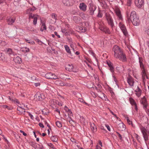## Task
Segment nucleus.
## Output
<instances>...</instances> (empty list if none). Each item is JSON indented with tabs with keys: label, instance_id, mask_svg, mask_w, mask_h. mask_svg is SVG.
I'll use <instances>...</instances> for the list:
<instances>
[{
	"label": "nucleus",
	"instance_id": "nucleus-42",
	"mask_svg": "<svg viewBox=\"0 0 149 149\" xmlns=\"http://www.w3.org/2000/svg\"><path fill=\"white\" fill-rule=\"evenodd\" d=\"M132 107L134 108L135 109L136 111H138V108L136 105V104H135V105H134L133 106H132Z\"/></svg>",
	"mask_w": 149,
	"mask_h": 149
},
{
	"label": "nucleus",
	"instance_id": "nucleus-30",
	"mask_svg": "<svg viewBox=\"0 0 149 149\" xmlns=\"http://www.w3.org/2000/svg\"><path fill=\"white\" fill-rule=\"evenodd\" d=\"M51 139L52 141L56 142L58 140V138L57 136H53L51 137Z\"/></svg>",
	"mask_w": 149,
	"mask_h": 149
},
{
	"label": "nucleus",
	"instance_id": "nucleus-9",
	"mask_svg": "<svg viewBox=\"0 0 149 149\" xmlns=\"http://www.w3.org/2000/svg\"><path fill=\"white\" fill-rule=\"evenodd\" d=\"M141 130L143 136L145 141L146 142L148 141V135L147 133V131L146 129H145V127H143L141 128Z\"/></svg>",
	"mask_w": 149,
	"mask_h": 149
},
{
	"label": "nucleus",
	"instance_id": "nucleus-27",
	"mask_svg": "<svg viewBox=\"0 0 149 149\" xmlns=\"http://www.w3.org/2000/svg\"><path fill=\"white\" fill-rule=\"evenodd\" d=\"M129 101L130 103V104L133 106L134 105H135L136 104L134 100L133 99L132 97H130L129 98Z\"/></svg>",
	"mask_w": 149,
	"mask_h": 149
},
{
	"label": "nucleus",
	"instance_id": "nucleus-64",
	"mask_svg": "<svg viewBox=\"0 0 149 149\" xmlns=\"http://www.w3.org/2000/svg\"><path fill=\"white\" fill-rule=\"evenodd\" d=\"M59 80H56L55 82V84L57 85V83L59 84Z\"/></svg>",
	"mask_w": 149,
	"mask_h": 149
},
{
	"label": "nucleus",
	"instance_id": "nucleus-54",
	"mask_svg": "<svg viewBox=\"0 0 149 149\" xmlns=\"http://www.w3.org/2000/svg\"><path fill=\"white\" fill-rule=\"evenodd\" d=\"M127 5L128 6H130V3L131 2L132 0H127Z\"/></svg>",
	"mask_w": 149,
	"mask_h": 149
},
{
	"label": "nucleus",
	"instance_id": "nucleus-25",
	"mask_svg": "<svg viewBox=\"0 0 149 149\" xmlns=\"http://www.w3.org/2000/svg\"><path fill=\"white\" fill-rule=\"evenodd\" d=\"M64 47L65 50V51L67 52V53L70 54H71V51L70 50V49L69 46L67 45H65L64 46Z\"/></svg>",
	"mask_w": 149,
	"mask_h": 149
},
{
	"label": "nucleus",
	"instance_id": "nucleus-21",
	"mask_svg": "<svg viewBox=\"0 0 149 149\" xmlns=\"http://www.w3.org/2000/svg\"><path fill=\"white\" fill-rule=\"evenodd\" d=\"M73 68V66L72 65L68 64L66 66V70L69 71H72Z\"/></svg>",
	"mask_w": 149,
	"mask_h": 149
},
{
	"label": "nucleus",
	"instance_id": "nucleus-7",
	"mask_svg": "<svg viewBox=\"0 0 149 149\" xmlns=\"http://www.w3.org/2000/svg\"><path fill=\"white\" fill-rule=\"evenodd\" d=\"M118 26L124 35L126 36L127 35L128 33L126 26L123 22V20L119 21Z\"/></svg>",
	"mask_w": 149,
	"mask_h": 149
},
{
	"label": "nucleus",
	"instance_id": "nucleus-48",
	"mask_svg": "<svg viewBox=\"0 0 149 149\" xmlns=\"http://www.w3.org/2000/svg\"><path fill=\"white\" fill-rule=\"evenodd\" d=\"M67 112L68 113V114L69 116H71L72 114V113L71 110H69Z\"/></svg>",
	"mask_w": 149,
	"mask_h": 149
},
{
	"label": "nucleus",
	"instance_id": "nucleus-33",
	"mask_svg": "<svg viewBox=\"0 0 149 149\" xmlns=\"http://www.w3.org/2000/svg\"><path fill=\"white\" fill-rule=\"evenodd\" d=\"M6 60V58L4 55V54H3L1 57H0V60H2L3 61H5Z\"/></svg>",
	"mask_w": 149,
	"mask_h": 149
},
{
	"label": "nucleus",
	"instance_id": "nucleus-1",
	"mask_svg": "<svg viewBox=\"0 0 149 149\" xmlns=\"http://www.w3.org/2000/svg\"><path fill=\"white\" fill-rule=\"evenodd\" d=\"M113 51L114 53V56L115 58L123 62L126 61L125 54L118 46L115 45L113 48Z\"/></svg>",
	"mask_w": 149,
	"mask_h": 149
},
{
	"label": "nucleus",
	"instance_id": "nucleus-44",
	"mask_svg": "<svg viewBox=\"0 0 149 149\" xmlns=\"http://www.w3.org/2000/svg\"><path fill=\"white\" fill-rule=\"evenodd\" d=\"M95 54H94V58L95 60L96 61V64L98 66V59L96 57H95Z\"/></svg>",
	"mask_w": 149,
	"mask_h": 149
},
{
	"label": "nucleus",
	"instance_id": "nucleus-36",
	"mask_svg": "<svg viewBox=\"0 0 149 149\" xmlns=\"http://www.w3.org/2000/svg\"><path fill=\"white\" fill-rule=\"evenodd\" d=\"M70 44V47L72 49L73 51L74 52L75 51V50L74 49L75 44L73 42H71Z\"/></svg>",
	"mask_w": 149,
	"mask_h": 149
},
{
	"label": "nucleus",
	"instance_id": "nucleus-61",
	"mask_svg": "<svg viewBox=\"0 0 149 149\" xmlns=\"http://www.w3.org/2000/svg\"><path fill=\"white\" fill-rule=\"evenodd\" d=\"M15 41L18 42L19 41V39L18 38H15L14 40Z\"/></svg>",
	"mask_w": 149,
	"mask_h": 149
},
{
	"label": "nucleus",
	"instance_id": "nucleus-12",
	"mask_svg": "<svg viewBox=\"0 0 149 149\" xmlns=\"http://www.w3.org/2000/svg\"><path fill=\"white\" fill-rule=\"evenodd\" d=\"M144 0H134V3L136 6L139 8H141L143 6Z\"/></svg>",
	"mask_w": 149,
	"mask_h": 149
},
{
	"label": "nucleus",
	"instance_id": "nucleus-41",
	"mask_svg": "<svg viewBox=\"0 0 149 149\" xmlns=\"http://www.w3.org/2000/svg\"><path fill=\"white\" fill-rule=\"evenodd\" d=\"M127 122L129 123L130 125H132V122L127 117Z\"/></svg>",
	"mask_w": 149,
	"mask_h": 149
},
{
	"label": "nucleus",
	"instance_id": "nucleus-20",
	"mask_svg": "<svg viewBox=\"0 0 149 149\" xmlns=\"http://www.w3.org/2000/svg\"><path fill=\"white\" fill-rule=\"evenodd\" d=\"M22 108V107H20L19 106H18L17 108V110L18 111H19V113L21 114H24L25 112V109Z\"/></svg>",
	"mask_w": 149,
	"mask_h": 149
},
{
	"label": "nucleus",
	"instance_id": "nucleus-34",
	"mask_svg": "<svg viewBox=\"0 0 149 149\" xmlns=\"http://www.w3.org/2000/svg\"><path fill=\"white\" fill-rule=\"evenodd\" d=\"M56 126L58 127H61L62 126V123L60 121H57L56 123Z\"/></svg>",
	"mask_w": 149,
	"mask_h": 149
},
{
	"label": "nucleus",
	"instance_id": "nucleus-11",
	"mask_svg": "<svg viewBox=\"0 0 149 149\" xmlns=\"http://www.w3.org/2000/svg\"><path fill=\"white\" fill-rule=\"evenodd\" d=\"M39 17V16L36 15H34L32 13L30 14L29 15V19H33V24L36 25L37 23V19Z\"/></svg>",
	"mask_w": 149,
	"mask_h": 149
},
{
	"label": "nucleus",
	"instance_id": "nucleus-60",
	"mask_svg": "<svg viewBox=\"0 0 149 149\" xmlns=\"http://www.w3.org/2000/svg\"><path fill=\"white\" fill-rule=\"evenodd\" d=\"M98 144L100 145L101 147L102 146V143L101 141H99L98 142Z\"/></svg>",
	"mask_w": 149,
	"mask_h": 149
},
{
	"label": "nucleus",
	"instance_id": "nucleus-3",
	"mask_svg": "<svg viewBox=\"0 0 149 149\" xmlns=\"http://www.w3.org/2000/svg\"><path fill=\"white\" fill-rule=\"evenodd\" d=\"M140 67L141 70V75L143 81L144 82L146 79L148 78L147 70L145 68L144 65L140 58H139Z\"/></svg>",
	"mask_w": 149,
	"mask_h": 149
},
{
	"label": "nucleus",
	"instance_id": "nucleus-22",
	"mask_svg": "<svg viewBox=\"0 0 149 149\" xmlns=\"http://www.w3.org/2000/svg\"><path fill=\"white\" fill-rule=\"evenodd\" d=\"M14 61L17 63H21V59L19 56H17L14 58H13Z\"/></svg>",
	"mask_w": 149,
	"mask_h": 149
},
{
	"label": "nucleus",
	"instance_id": "nucleus-19",
	"mask_svg": "<svg viewBox=\"0 0 149 149\" xmlns=\"http://www.w3.org/2000/svg\"><path fill=\"white\" fill-rule=\"evenodd\" d=\"M118 128L119 130L123 131L125 130V125L123 123H120L118 125Z\"/></svg>",
	"mask_w": 149,
	"mask_h": 149
},
{
	"label": "nucleus",
	"instance_id": "nucleus-35",
	"mask_svg": "<svg viewBox=\"0 0 149 149\" xmlns=\"http://www.w3.org/2000/svg\"><path fill=\"white\" fill-rule=\"evenodd\" d=\"M48 146L53 149H56L53 144L52 143H49L47 144Z\"/></svg>",
	"mask_w": 149,
	"mask_h": 149
},
{
	"label": "nucleus",
	"instance_id": "nucleus-52",
	"mask_svg": "<svg viewBox=\"0 0 149 149\" xmlns=\"http://www.w3.org/2000/svg\"><path fill=\"white\" fill-rule=\"evenodd\" d=\"M20 106H19L20 107H22V109H25V108L26 107L25 105L23 104L22 105L21 104H19Z\"/></svg>",
	"mask_w": 149,
	"mask_h": 149
},
{
	"label": "nucleus",
	"instance_id": "nucleus-5",
	"mask_svg": "<svg viewBox=\"0 0 149 149\" xmlns=\"http://www.w3.org/2000/svg\"><path fill=\"white\" fill-rule=\"evenodd\" d=\"M99 25V28L101 31L104 32L106 33L110 34L111 33V32L110 31L109 28L106 26L103 23V22L100 21L98 22Z\"/></svg>",
	"mask_w": 149,
	"mask_h": 149
},
{
	"label": "nucleus",
	"instance_id": "nucleus-23",
	"mask_svg": "<svg viewBox=\"0 0 149 149\" xmlns=\"http://www.w3.org/2000/svg\"><path fill=\"white\" fill-rule=\"evenodd\" d=\"M7 20L8 24L9 25H11L14 22L15 19L9 18L7 19Z\"/></svg>",
	"mask_w": 149,
	"mask_h": 149
},
{
	"label": "nucleus",
	"instance_id": "nucleus-58",
	"mask_svg": "<svg viewBox=\"0 0 149 149\" xmlns=\"http://www.w3.org/2000/svg\"><path fill=\"white\" fill-rule=\"evenodd\" d=\"M34 85L36 87L40 85V84L39 83H36L34 84Z\"/></svg>",
	"mask_w": 149,
	"mask_h": 149
},
{
	"label": "nucleus",
	"instance_id": "nucleus-28",
	"mask_svg": "<svg viewBox=\"0 0 149 149\" xmlns=\"http://www.w3.org/2000/svg\"><path fill=\"white\" fill-rule=\"evenodd\" d=\"M21 51L24 52H28L29 51V49L27 47H23L21 49Z\"/></svg>",
	"mask_w": 149,
	"mask_h": 149
},
{
	"label": "nucleus",
	"instance_id": "nucleus-56",
	"mask_svg": "<svg viewBox=\"0 0 149 149\" xmlns=\"http://www.w3.org/2000/svg\"><path fill=\"white\" fill-rule=\"evenodd\" d=\"M78 100L80 101V102H81L82 103H84V101L81 98H79L78 99Z\"/></svg>",
	"mask_w": 149,
	"mask_h": 149
},
{
	"label": "nucleus",
	"instance_id": "nucleus-6",
	"mask_svg": "<svg viewBox=\"0 0 149 149\" xmlns=\"http://www.w3.org/2000/svg\"><path fill=\"white\" fill-rule=\"evenodd\" d=\"M105 16L108 24L111 26V28L113 30L114 26V24L113 19L110 15L108 13H106L105 14Z\"/></svg>",
	"mask_w": 149,
	"mask_h": 149
},
{
	"label": "nucleus",
	"instance_id": "nucleus-59",
	"mask_svg": "<svg viewBox=\"0 0 149 149\" xmlns=\"http://www.w3.org/2000/svg\"><path fill=\"white\" fill-rule=\"evenodd\" d=\"M45 124L47 125V127H48L50 129V126L49 125L48 123L46 121L45 122Z\"/></svg>",
	"mask_w": 149,
	"mask_h": 149
},
{
	"label": "nucleus",
	"instance_id": "nucleus-2",
	"mask_svg": "<svg viewBox=\"0 0 149 149\" xmlns=\"http://www.w3.org/2000/svg\"><path fill=\"white\" fill-rule=\"evenodd\" d=\"M127 15L128 20H130L133 25L137 26L139 24L140 20L139 18L136 16L135 11H132L131 12L130 17H129V14L127 13Z\"/></svg>",
	"mask_w": 149,
	"mask_h": 149
},
{
	"label": "nucleus",
	"instance_id": "nucleus-38",
	"mask_svg": "<svg viewBox=\"0 0 149 149\" xmlns=\"http://www.w3.org/2000/svg\"><path fill=\"white\" fill-rule=\"evenodd\" d=\"M135 92H141V90L140 89L139 87L138 86L136 88L135 90Z\"/></svg>",
	"mask_w": 149,
	"mask_h": 149
},
{
	"label": "nucleus",
	"instance_id": "nucleus-17",
	"mask_svg": "<svg viewBox=\"0 0 149 149\" xmlns=\"http://www.w3.org/2000/svg\"><path fill=\"white\" fill-rule=\"evenodd\" d=\"M84 24V23H81L80 24V26L78 28V30H79V32H85L86 31V28L82 26Z\"/></svg>",
	"mask_w": 149,
	"mask_h": 149
},
{
	"label": "nucleus",
	"instance_id": "nucleus-37",
	"mask_svg": "<svg viewBox=\"0 0 149 149\" xmlns=\"http://www.w3.org/2000/svg\"><path fill=\"white\" fill-rule=\"evenodd\" d=\"M57 85L58 86H64V83L62 81H60L59 84L57 83Z\"/></svg>",
	"mask_w": 149,
	"mask_h": 149
},
{
	"label": "nucleus",
	"instance_id": "nucleus-45",
	"mask_svg": "<svg viewBox=\"0 0 149 149\" xmlns=\"http://www.w3.org/2000/svg\"><path fill=\"white\" fill-rule=\"evenodd\" d=\"M12 101L13 102H15L17 103H19V101H18V100H17V99H12Z\"/></svg>",
	"mask_w": 149,
	"mask_h": 149
},
{
	"label": "nucleus",
	"instance_id": "nucleus-29",
	"mask_svg": "<svg viewBox=\"0 0 149 149\" xmlns=\"http://www.w3.org/2000/svg\"><path fill=\"white\" fill-rule=\"evenodd\" d=\"M73 20L76 23H77L80 20V18L77 16H75L73 17Z\"/></svg>",
	"mask_w": 149,
	"mask_h": 149
},
{
	"label": "nucleus",
	"instance_id": "nucleus-62",
	"mask_svg": "<svg viewBox=\"0 0 149 149\" xmlns=\"http://www.w3.org/2000/svg\"><path fill=\"white\" fill-rule=\"evenodd\" d=\"M70 86L69 84L68 83H64V86Z\"/></svg>",
	"mask_w": 149,
	"mask_h": 149
},
{
	"label": "nucleus",
	"instance_id": "nucleus-16",
	"mask_svg": "<svg viewBox=\"0 0 149 149\" xmlns=\"http://www.w3.org/2000/svg\"><path fill=\"white\" fill-rule=\"evenodd\" d=\"M79 8L81 10L84 12L86 10L87 6L84 3H81L79 4Z\"/></svg>",
	"mask_w": 149,
	"mask_h": 149
},
{
	"label": "nucleus",
	"instance_id": "nucleus-14",
	"mask_svg": "<svg viewBox=\"0 0 149 149\" xmlns=\"http://www.w3.org/2000/svg\"><path fill=\"white\" fill-rule=\"evenodd\" d=\"M94 77L95 78V82L96 83V84H97L98 86V88L95 86V88L97 92H98L100 91V88H101V86L98 84L99 82V78L97 75H95Z\"/></svg>",
	"mask_w": 149,
	"mask_h": 149
},
{
	"label": "nucleus",
	"instance_id": "nucleus-53",
	"mask_svg": "<svg viewBox=\"0 0 149 149\" xmlns=\"http://www.w3.org/2000/svg\"><path fill=\"white\" fill-rule=\"evenodd\" d=\"M39 125L41 127L43 128L44 127V125L42 123H39Z\"/></svg>",
	"mask_w": 149,
	"mask_h": 149
},
{
	"label": "nucleus",
	"instance_id": "nucleus-24",
	"mask_svg": "<svg viewBox=\"0 0 149 149\" xmlns=\"http://www.w3.org/2000/svg\"><path fill=\"white\" fill-rule=\"evenodd\" d=\"M93 3H90L89 4V12L91 15L93 14Z\"/></svg>",
	"mask_w": 149,
	"mask_h": 149
},
{
	"label": "nucleus",
	"instance_id": "nucleus-10",
	"mask_svg": "<svg viewBox=\"0 0 149 149\" xmlns=\"http://www.w3.org/2000/svg\"><path fill=\"white\" fill-rule=\"evenodd\" d=\"M45 77L47 79H58L57 76L54 74L48 73L45 75Z\"/></svg>",
	"mask_w": 149,
	"mask_h": 149
},
{
	"label": "nucleus",
	"instance_id": "nucleus-50",
	"mask_svg": "<svg viewBox=\"0 0 149 149\" xmlns=\"http://www.w3.org/2000/svg\"><path fill=\"white\" fill-rule=\"evenodd\" d=\"M29 115L30 116L31 118L32 119H34V117L33 115H32L30 113H28Z\"/></svg>",
	"mask_w": 149,
	"mask_h": 149
},
{
	"label": "nucleus",
	"instance_id": "nucleus-51",
	"mask_svg": "<svg viewBox=\"0 0 149 149\" xmlns=\"http://www.w3.org/2000/svg\"><path fill=\"white\" fill-rule=\"evenodd\" d=\"M54 34L55 35L57 36V37L59 38H60V36L59 35H58V34H57V32L56 31H55L54 32Z\"/></svg>",
	"mask_w": 149,
	"mask_h": 149
},
{
	"label": "nucleus",
	"instance_id": "nucleus-15",
	"mask_svg": "<svg viewBox=\"0 0 149 149\" xmlns=\"http://www.w3.org/2000/svg\"><path fill=\"white\" fill-rule=\"evenodd\" d=\"M127 82L131 86H134V81L133 78L130 76H129L127 78Z\"/></svg>",
	"mask_w": 149,
	"mask_h": 149
},
{
	"label": "nucleus",
	"instance_id": "nucleus-32",
	"mask_svg": "<svg viewBox=\"0 0 149 149\" xmlns=\"http://www.w3.org/2000/svg\"><path fill=\"white\" fill-rule=\"evenodd\" d=\"M7 52L8 54L10 55H14L13 52L12 51V50L11 49H10V48L8 49L7 50Z\"/></svg>",
	"mask_w": 149,
	"mask_h": 149
},
{
	"label": "nucleus",
	"instance_id": "nucleus-13",
	"mask_svg": "<svg viewBox=\"0 0 149 149\" xmlns=\"http://www.w3.org/2000/svg\"><path fill=\"white\" fill-rule=\"evenodd\" d=\"M115 11L119 20V21L123 20V18L120 10L117 8L115 9Z\"/></svg>",
	"mask_w": 149,
	"mask_h": 149
},
{
	"label": "nucleus",
	"instance_id": "nucleus-43",
	"mask_svg": "<svg viewBox=\"0 0 149 149\" xmlns=\"http://www.w3.org/2000/svg\"><path fill=\"white\" fill-rule=\"evenodd\" d=\"M136 93V94L138 97H139L141 96V92H137Z\"/></svg>",
	"mask_w": 149,
	"mask_h": 149
},
{
	"label": "nucleus",
	"instance_id": "nucleus-18",
	"mask_svg": "<svg viewBox=\"0 0 149 149\" xmlns=\"http://www.w3.org/2000/svg\"><path fill=\"white\" fill-rule=\"evenodd\" d=\"M62 2L65 6H69L72 4L71 2V0H62Z\"/></svg>",
	"mask_w": 149,
	"mask_h": 149
},
{
	"label": "nucleus",
	"instance_id": "nucleus-8",
	"mask_svg": "<svg viewBox=\"0 0 149 149\" xmlns=\"http://www.w3.org/2000/svg\"><path fill=\"white\" fill-rule=\"evenodd\" d=\"M35 98L37 100H40L45 98V97L44 94L41 93L40 92H38L35 95Z\"/></svg>",
	"mask_w": 149,
	"mask_h": 149
},
{
	"label": "nucleus",
	"instance_id": "nucleus-46",
	"mask_svg": "<svg viewBox=\"0 0 149 149\" xmlns=\"http://www.w3.org/2000/svg\"><path fill=\"white\" fill-rule=\"evenodd\" d=\"M20 132L21 133H22L23 134L24 136H26L27 134L25 133L22 130H20Z\"/></svg>",
	"mask_w": 149,
	"mask_h": 149
},
{
	"label": "nucleus",
	"instance_id": "nucleus-49",
	"mask_svg": "<svg viewBox=\"0 0 149 149\" xmlns=\"http://www.w3.org/2000/svg\"><path fill=\"white\" fill-rule=\"evenodd\" d=\"M105 126L107 127V129L109 130V131L110 132L111 131V129L109 126L107 125H105Z\"/></svg>",
	"mask_w": 149,
	"mask_h": 149
},
{
	"label": "nucleus",
	"instance_id": "nucleus-39",
	"mask_svg": "<svg viewBox=\"0 0 149 149\" xmlns=\"http://www.w3.org/2000/svg\"><path fill=\"white\" fill-rule=\"evenodd\" d=\"M102 15L101 12L99 11L98 14L97 15V17H102Z\"/></svg>",
	"mask_w": 149,
	"mask_h": 149
},
{
	"label": "nucleus",
	"instance_id": "nucleus-4",
	"mask_svg": "<svg viewBox=\"0 0 149 149\" xmlns=\"http://www.w3.org/2000/svg\"><path fill=\"white\" fill-rule=\"evenodd\" d=\"M140 103L143 106V109L147 114H149V108L147 100L145 96L141 98Z\"/></svg>",
	"mask_w": 149,
	"mask_h": 149
},
{
	"label": "nucleus",
	"instance_id": "nucleus-57",
	"mask_svg": "<svg viewBox=\"0 0 149 149\" xmlns=\"http://www.w3.org/2000/svg\"><path fill=\"white\" fill-rule=\"evenodd\" d=\"M118 136L119 139H121L122 138L121 135L119 133H118Z\"/></svg>",
	"mask_w": 149,
	"mask_h": 149
},
{
	"label": "nucleus",
	"instance_id": "nucleus-47",
	"mask_svg": "<svg viewBox=\"0 0 149 149\" xmlns=\"http://www.w3.org/2000/svg\"><path fill=\"white\" fill-rule=\"evenodd\" d=\"M28 43L31 44V45H33L35 44V42L34 41H29V42H28Z\"/></svg>",
	"mask_w": 149,
	"mask_h": 149
},
{
	"label": "nucleus",
	"instance_id": "nucleus-31",
	"mask_svg": "<svg viewBox=\"0 0 149 149\" xmlns=\"http://www.w3.org/2000/svg\"><path fill=\"white\" fill-rule=\"evenodd\" d=\"M46 27L45 26V24L43 23H42L40 29L41 31H43L44 30H46Z\"/></svg>",
	"mask_w": 149,
	"mask_h": 149
},
{
	"label": "nucleus",
	"instance_id": "nucleus-26",
	"mask_svg": "<svg viewBox=\"0 0 149 149\" xmlns=\"http://www.w3.org/2000/svg\"><path fill=\"white\" fill-rule=\"evenodd\" d=\"M107 64L109 67V69L112 72H114V68L113 67L111 63L110 62H108Z\"/></svg>",
	"mask_w": 149,
	"mask_h": 149
},
{
	"label": "nucleus",
	"instance_id": "nucleus-55",
	"mask_svg": "<svg viewBox=\"0 0 149 149\" xmlns=\"http://www.w3.org/2000/svg\"><path fill=\"white\" fill-rule=\"evenodd\" d=\"M64 109L65 111L67 112L70 110L66 106H65Z\"/></svg>",
	"mask_w": 149,
	"mask_h": 149
},
{
	"label": "nucleus",
	"instance_id": "nucleus-40",
	"mask_svg": "<svg viewBox=\"0 0 149 149\" xmlns=\"http://www.w3.org/2000/svg\"><path fill=\"white\" fill-rule=\"evenodd\" d=\"M52 17L53 18L55 19H56V15L54 13L52 14Z\"/></svg>",
	"mask_w": 149,
	"mask_h": 149
},
{
	"label": "nucleus",
	"instance_id": "nucleus-63",
	"mask_svg": "<svg viewBox=\"0 0 149 149\" xmlns=\"http://www.w3.org/2000/svg\"><path fill=\"white\" fill-rule=\"evenodd\" d=\"M39 148L40 149H44V148L42 145L40 146Z\"/></svg>",
	"mask_w": 149,
	"mask_h": 149
}]
</instances>
